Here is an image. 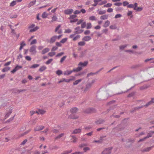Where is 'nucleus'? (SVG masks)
<instances>
[{"instance_id": "obj_3", "label": "nucleus", "mask_w": 154, "mask_h": 154, "mask_svg": "<svg viewBox=\"0 0 154 154\" xmlns=\"http://www.w3.org/2000/svg\"><path fill=\"white\" fill-rule=\"evenodd\" d=\"M72 78L69 79H66L65 78H63L60 80L58 82L59 83H60L63 82H69L70 81L74 80L75 79V77L74 76H72Z\"/></svg>"}, {"instance_id": "obj_8", "label": "nucleus", "mask_w": 154, "mask_h": 154, "mask_svg": "<svg viewBox=\"0 0 154 154\" xmlns=\"http://www.w3.org/2000/svg\"><path fill=\"white\" fill-rule=\"evenodd\" d=\"M88 64V62L87 61H85L84 63L80 62L78 64V67H79L81 68V70L82 69V67H84L87 66Z\"/></svg>"}, {"instance_id": "obj_62", "label": "nucleus", "mask_w": 154, "mask_h": 154, "mask_svg": "<svg viewBox=\"0 0 154 154\" xmlns=\"http://www.w3.org/2000/svg\"><path fill=\"white\" fill-rule=\"evenodd\" d=\"M72 30L70 29H67L65 30V32L66 33H70L71 32Z\"/></svg>"}, {"instance_id": "obj_15", "label": "nucleus", "mask_w": 154, "mask_h": 154, "mask_svg": "<svg viewBox=\"0 0 154 154\" xmlns=\"http://www.w3.org/2000/svg\"><path fill=\"white\" fill-rule=\"evenodd\" d=\"M73 11V10L72 9H69L65 10L64 11V13L66 14H69L72 13Z\"/></svg>"}, {"instance_id": "obj_57", "label": "nucleus", "mask_w": 154, "mask_h": 154, "mask_svg": "<svg viewBox=\"0 0 154 154\" xmlns=\"http://www.w3.org/2000/svg\"><path fill=\"white\" fill-rule=\"evenodd\" d=\"M83 20L82 19H81V20H79L77 22V25H78L80 24L81 23H82L83 22Z\"/></svg>"}, {"instance_id": "obj_29", "label": "nucleus", "mask_w": 154, "mask_h": 154, "mask_svg": "<svg viewBox=\"0 0 154 154\" xmlns=\"http://www.w3.org/2000/svg\"><path fill=\"white\" fill-rule=\"evenodd\" d=\"M30 131H31V129H29L27 131H25L22 134H21L20 135V137H22V136H24V135L27 134L29 132H30Z\"/></svg>"}, {"instance_id": "obj_38", "label": "nucleus", "mask_w": 154, "mask_h": 154, "mask_svg": "<svg viewBox=\"0 0 154 154\" xmlns=\"http://www.w3.org/2000/svg\"><path fill=\"white\" fill-rule=\"evenodd\" d=\"M92 27V25L91 23H88L86 24V28L87 29H91Z\"/></svg>"}, {"instance_id": "obj_34", "label": "nucleus", "mask_w": 154, "mask_h": 154, "mask_svg": "<svg viewBox=\"0 0 154 154\" xmlns=\"http://www.w3.org/2000/svg\"><path fill=\"white\" fill-rule=\"evenodd\" d=\"M108 16L107 15H104L101 16L100 17V18L102 20H105L107 19Z\"/></svg>"}, {"instance_id": "obj_63", "label": "nucleus", "mask_w": 154, "mask_h": 154, "mask_svg": "<svg viewBox=\"0 0 154 154\" xmlns=\"http://www.w3.org/2000/svg\"><path fill=\"white\" fill-rule=\"evenodd\" d=\"M56 46L58 47H61L62 45L60 42H57L56 43Z\"/></svg>"}, {"instance_id": "obj_7", "label": "nucleus", "mask_w": 154, "mask_h": 154, "mask_svg": "<svg viewBox=\"0 0 154 154\" xmlns=\"http://www.w3.org/2000/svg\"><path fill=\"white\" fill-rule=\"evenodd\" d=\"M151 128H153V129L154 130V131H151V132H150V133L148 134V135L144 137L143 138V139H140L139 141H142L143 140H144L145 139L147 138H149V137H150L152 136V135L153 134H154V126L152 127H151Z\"/></svg>"}, {"instance_id": "obj_2", "label": "nucleus", "mask_w": 154, "mask_h": 154, "mask_svg": "<svg viewBox=\"0 0 154 154\" xmlns=\"http://www.w3.org/2000/svg\"><path fill=\"white\" fill-rule=\"evenodd\" d=\"M112 149V147L105 148L101 152V154H110Z\"/></svg>"}, {"instance_id": "obj_14", "label": "nucleus", "mask_w": 154, "mask_h": 154, "mask_svg": "<svg viewBox=\"0 0 154 154\" xmlns=\"http://www.w3.org/2000/svg\"><path fill=\"white\" fill-rule=\"evenodd\" d=\"M78 110V109L76 107H73L71 108L70 110L71 114L76 113Z\"/></svg>"}, {"instance_id": "obj_13", "label": "nucleus", "mask_w": 154, "mask_h": 154, "mask_svg": "<svg viewBox=\"0 0 154 154\" xmlns=\"http://www.w3.org/2000/svg\"><path fill=\"white\" fill-rule=\"evenodd\" d=\"M22 67L21 66L17 65L15 68L13 70L11 71V72L12 73H14L19 69L21 68Z\"/></svg>"}, {"instance_id": "obj_44", "label": "nucleus", "mask_w": 154, "mask_h": 154, "mask_svg": "<svg viewBox=\"0 0 154 154\" xmlns=\"http://www.w3.org/2000/svg\"><path fill=\"white\" fill-rule=\"evenodd\" d=\"M77 17V16L75 15H72L70 16L69 18V19H75V18Z\"/></svg>"}, {"instance_id": "obj_11", "label": "nucleus", "mask_w": 154, "mask_h": 154, "mask_svg": "<svg viewBox=\"0 0 154 154\" xmlns=\"http://www.w3.org/2000/svg\"><path fill=\"white\" fill-rule=\"evenodd\" d=\"M57 38V36H54L51 38L50 40L48 41V42L50 43H53L55 41Z\"/></svg>"}, {"instance_id": "obj_23", "label": "nucleus", "mask_w": 154, "mask_h": 154, "mask_svg": "<svg viewBox=\"0 0 154 154\" xmlns=\"http://www.w3.org/2000/svg\"><path fill=\"white\" fill-rule=\"evenodd\" d=\"M92 85L91 83L88 84L86 86V87L84 91H88V89L91 87Z\"/></svg>"}, {"instance_id": "obj_31", "label": "nucleus", "mask_w": 154, "mask_h": 154, "mask_svg": "<svg viewBox=\"0 0 154 154\" xmlns=\"http://www.w3.org/2000/svg\"><path fill=\"white\" fill-rule=\"evenodd\" d=\"M46 69V67L45 66H42L40 67L39 70L40 72H42Z\"/></svg>"}, {"instance_id": "obj_6", "label": "nucleus", "mask_w": 154, "mask_h": 154, "mask_svg": "<svg viewBox=\"0 0 154 154\" xmlns=\"http://www.w3.org/2000/svg\"><path fill=\"white\" fill-rule=\"evenodd\" d=\"M29 28L30 29V32H35L38 29V26L34 27V25L33 24H32L30 26Z\"/></svg>"}, {"instance_id": "obj_27", "label": "nucleus", "mask_w": 154, "mask_h": 154, "mask_svg": "<svg viewBox=\"0 0 154 154\" xmlns=\"http://www.w3.org/2000/svg\"><path fill=\"white\" fill-rule=\"evenodd\" d=\"M81 131V130L80 129H75L72 132V134H77L80 132Z\"/></svg>"}, {"instance_id": "obj_41", "label": "nucleus", "mask_w": 154, "mask_h": 154, "mask_svg": "<svg viewBox=\"0 0 154 154\" xmlns=\"http://www.w3.org/2000/svg\"><path fill=\"white\" fill-rule=\"evenodd\" d=\"M48 16V14L45 12H44L42 15V17L43 18H46Z\"/></svg>"}, {"instance_id": "obj_33", "label": "nucleus", "mask_w": 154, "mask_h": 154, "mask_svg": "<svg viewBox=\"0 0 154 154\" xmlns=\"http://www.w3.org/2000/svg\"><path fill=\"white\" fill-rule=\"evenodd\" d=\"M26 45V44L24 42H22L20 44V50H21L23 47Z\"/></svg>"}, {"instance_id": "obj_53", "label": "nucleus", "mask_w": 154, "mask_h": 154, "mask_svg": "<svg viewBox=\"0 0 154 154\" xmlns=\"http://www.w3.org/2000/svg\"><path fill=\"white\" fill-rule=\"evenodd\" d=\"M70 23H72L73 22H75L78 20L77 19H70Z\"/></svg>"}, {"instance_id": "obj_22", "label": "nucleus", "mask_w": 154, "mask_h": 154, "mask_svg": "<svg viewBox=\"0 0 154 154\" xmlns=\"http://www.w3.org/2000/svg\"><path fill=\"white\" fill-rule=\"evenodd\" d=\"M77 139L75 137L72 136L71 138V139L70 140L71 142L75 143L77 142Z\"/></svg>"}, {"instance_id": "obj_52", "label": "nucleus", "mask_w": 154, "mask_h": 154, "mask_svg": "<svg viewBox=\"0 0 154 154\" xmlns=\"http://www.w3.org/2000/svg\"><path fill=\"white\" fill-rule=\"evenodd\" d=\"M106 12V11L105 10L104 11H100L98 12V14H105Z\"/></svg>"}, {"instance_id": "obj_60", "label": "nucleus", "mask_w": 154, "mask_h": 154, "mask_svg": "<svg viewBox=\"0 0 154 154\" xmlns=\"http://www.w3.org/2000/svg\"><path fill=\"white\" fill-rule=\"evenodd\" d=\"M35 1H33L31 2L29 4V6L30 7L34 5L35 3Z\"/></svg>"}, {"instance_id": "obj_36", "label": "nucleus", "mask_w": 154, "mask_h": 154, "mask_svg": "<svg viewBox=\"0 0 154 154\" xmlns=\"http://www.w3.org/2000/svg\"><path fill=\"white\" fill-rule=\"evenodd\" d=\"M82 81V79H81L77 80L73 82V84L74 85H77L79 82H80Z\"/></svg>"}, {"instance_id": "obj_51", "label": "nucleus", "mask_w": 154, "mask_h": 154, "mask_svg": "<svg viewBox=\"0 0 154 154\" xmlns=\"http://www.w3.org/2000/svg\"><path fill=\"white\" fill-rule=\"evenodd\" d=\"M16 4V1H13L10 4V6L12 7L15 5Z\"/></svg>"}, {"instance_id": "obj_10", "label": "nucleus", "mask_w": 154, "mask_h": 154, "mask_svg": "<svg viewBox=\"0 0 154 154\" xmlns=\"http://www.w3.org/2000/svg\"><path fill=\"white\" fill-rule=\"evenodd\" d=\"M75 34H80L82 33L83 31V30L81 29L80 27L79 26L77 27L75 29Z\"/></svg>"}, {"instance_id": "obj_61", "label": "nucleus", "mask_w": 154, "mask_h": 154, "mask_svg": "<svg viewBox=\"0 0 154 154\" xmlns=\"http://www.w3.org/2000/svg\"><path fill=\"white\" fill-rule=\"evenodd\" d=\"M52 131L54 133H57L59 132V131L57 129H54L52 130Z\"/></svg>"}, {"instance_id": "obj_18", "label": "nucleus", "mask_w": 154, "mask_h": 154, "mask_svg": "<svg viewBox=\"0 0 154 154\" xmlns=\"http://www.w3.org/2000/svg\"><path fill=\"white\" fill-rule=\"evenodd\" d=\"M135 6L134 8V10H135L137 11H140L142 10V8L137 7V3H135Z\"/></svg>"}, {"instance_id": "obj_24", "label": "nucleus", "mask_w": 154, "mask_h": 154, "mask_svg": "<svg viewBox=\"0 0 154 154\" xmlns=\"http://www.w3.org/2000/svg\"><path fill=\"white\" fill-rule=\"evenodd\" d=\"M153 103H154V98H152L151 100L148 102L145 105V106L146 107L147 106Z\"/></svg>"}, {"instance_id": "obj_25", "label": "nucleus", "mask_w": 154, "mask_h": 154, "mask_svg": "<svg viewBox=\"0 0 154 154\" xmlns=\"http://www.w3.org/2000/svg\"><path fill=\"white\" fill-rule=\"evenodd\" d=\"M94 1V4L93 5L94 6H96L97 4H98L99 5H101L103 4V3H100V1Z\"/></svg>"}, {"instance_id": "obj_47", "label": "nucleus", "mask_w": 154, "mask_h": 154, "mask_svg": "<svg viewBox=\"0 0 154 154\" xmlns=\"http://www.w3.org/2000/svg\"><path fill=\"white\" fill-rule=\"evenodd\" d=\"M135 6V3L134 5L131 4L128 5V7L129 8H133L134 9V8Z\"/></svg>"}, {"instance_id": "obj_37", "label": "nucleus", "mask_w": 154, "mask_h": 154, "mask_svg": "<svg viewBox=\"0 0 154 154\" xmlns=\"http://www.w3.org/2000/svg\"><path fill=\"white\" fill-rule=\"evenodd\" d=\"M39 66V65L38 64H34L31 66L30 67V68H35L38 67Z\"/></svg>"}, {"instance_id": "obj_39", "label": "nucleus", "mask_w": 154, "mask_h": 154, "mask_svg": "<svg viewBox=\"0 0 154 154\" xmlns=\"http://www.w3.org/2000/svg\"><path fill=\"white\" fill-rule=\"evenodd\" d=\"M17 16V15L15 14H11L10 15V17L11 18H16Z\"/></svg>"}, {"instance_id": "obj_28", "label": "nucleus", "mask_w": 154, "mask_h": 154, "mask_svg": "<svg viewBox=\"0 0 154 154\" xmlns=\"http://www.w3.org/2000/svg\"><path fill=\"white\" fill-rule=\"evenodd\" d=\"M64 134L63 133H61L58 136L56 137L55 139L56 140L57 139H60L64 135Z\"/></svg>"}, {"instance_id": "obj_26", "label": "nucleus", "mask_w": 154, "mask_h": 154, "mask_svg": "<svg viewBox=\"0 0 154 154\" xmlns=\"http://www.w3.org/2000/svg\"><path fill=\"white\" fill-rule=\"evenodd\" d=\"M10 67L8 66L6 67L3 69L2 71L3 72H7L8 70H9L10 69Z\"/></svg>"}, {"instance_id": "obj_54", "label": "nucleus", "mask_w": 154, "mask_h": 154, "mask_svg": "<svg viewBox=\"0 0 154 154\" xmlns=\"http://www.w3.org/2000/svg\"><path fill=\"white\" fill-rule=\"evenodd\" d=\"M25 58L26 60L28 61H30L31 60V57L29 56H26Z\"/></svg>"}, {"instance_id": "obj_17", "label": "nucleus", "mask_w": 154, "mask_h": 154, "mask_svg": "<svg viewBox=\"0 0 154 154\" xmlns=\"http://www.w3.org/2000/svg\"><path fill=\"white\" fill-rule=\"evenodd\" d=\"M91 37L89 36H84L82 38V40L84 41L88 42L91 40Z\"/></svg>"}, {"instance_id": "obj_20", "label": "nucleus", "mask_w": 154, "mask_h": 154, "mask_svg": "<svg viewBox=\"0 0 154 154\" xmlns=\"http://www.w3.org/2000/svg\"><path fill=\"white\" fill-rule=\"evenodd\" d=\"M12 112V109H10L8 110V112L6 114L5 117L6 118L8 117L11 113Z\"/></svg>"}, {"instance_id": "obj_1", "label": "nucleus", "mask_w": 154, "mask_h": 154, "mask_svg": "<svg viewBox=\"0 0 154 154\" xmlns=\"http://www.w3.org/2000/svg\"><path fill=\"white\" fill-rule=\"evenodd\" d=\"M81 70V68L79 67L74 69L72 70H66L64 72V74L65 75H68L70 74L73 72H79Z\"/></svg>"}, {"instance_id": "obj_21", "label": "nucleus", "mask_w": 154, "mask_h": 154, "mask_svg": "<svg viewBox=\"0 0 154 154\" xmlns=\"http://www.w3.org/2000/svg\"><path fill=\"white\" fill-rule=\"evenodd\" d=\"M50 50L48 48H46L43 50L42 51V54H44L49 51Z\"/></svg>"}, {"instance_id": "obj_49", "label": "nucleus", "mask_w": 154, "mask_h": 154, "mask_svg": "<svg viewBox=\"0 0 154 154\" xmlns=\"http://www.w3.org/2000/svg\"><path fill=\"white\" fill-rule=\"evenodd\" d=\"M86 23L85 22H83L81 24V27L82 28H85L86 26Z\"/></svg>"}, {"instance_id": "obj_42", "label": "nucleus", "mask_w": 154, "mask_h": 154, "mask_svg": "<svg viewBox=\"0 0 154 154\" xmlns=\"http://www.w3.org/2000/svg\"><path fill=\"white\" fill-rule=\"evenodd\" d=\"M52 20L51 21V22H53L56 21L57 19V18L55 16H54L52 18Z\"/></svg>"}, {"instance_id": "obj_35", "label": "nucleus", "mask_w": 154, "mask_h": 154, "mask_svg": "<svg viewBox=\"0 0 154 154\" xmlns=\"http://www.w3.org/2000/svg\"><path fill=\"white\" fill-rule=\"evenodd\" d=\"M85 43L84 41H81L78 43V45L80 46H83L85 45Z\"/></svg>"}, {"instance_id": "obj_45", "label": "nucleus", "mask_w": 154, "mask_h": 154, "mask_svg": "<svg viewBox=\"0 0 154 154\" xmlns=\"http://www.w3.org/2000/svg\"><path fill=\"white\" fill-rule=\"evenodd\" d=\"M56 73L58 75H60L62 74V72L61 70H58L56 72Z\"/></svg>"}, {"instance_id": "obj_32", "label": "nucleus", "mask_w": 154, "mask_h": 154, "mask_svg": "<svg viewBox=\"0 0 154 154\" xmlns=\"http://www.w3.org/2000/svg\"><path fill=\"white\" fill-rule=\"evenodd\" d=\"M89 20L91 21H94L97 20L96 17L94 16H91L89 17Z\"/></svg>"}, {"instance_id": "obj_59", "label": "nucleus", "mask_w": 154, "mask_h": 154, "mask_svg": "<svg viewBox=\"0 0 154 154\" xmlns=\"http://www.w3.org/2000/svg\"><path fill=\"white\" fill-rule=\"evenodd\" d=\"M90 148L88 147H86L83 148V150L85 152H86V151L88 150H90Z\"/></svg>"}, {"instance_id": "obj_4", "label": "nucleus", "mask_w": 154, "mask_h": 154, "mask_svg": "<svg viewBox=\"0 0 154 154\" xmlns=\"http://www.w3.org/2000/svg\"><path fill=\"white\" fill-rule=\"evenodd\" d=\"M29 51L32 54H35L37 53L36 51V46L33 45L29 49Z\"/></svg>"}, {"instance_id": "obj_55", "label": "nucleus", "mask_w": 154, "mask_h": 154, "mask_svg": "<svg viewBox=\"0 0 154 154\" xmlns=\"http://www.w3.org/2000/svg\"><path fill=\"white\" fill-rule=\"evenodd\" d=\"M66 56H64L60 60V62L61 63H62L66 59Z\"/></svg>"}, {"instance_id": "obj_19", "label": "nucleus", "mask_w": 154, "mask_h": 154, "mask_svg": "<svg viewBox=\"0 0 154 154\" xmlns=\"http://www.w3.org/2000/svg\"><path fill=\"white\" fill-rule=\"evenodd\" d=\"M46 112V111L42 109H39L38 111H36V113L38 114H44Z\"/></svg>"}, {"instance_id": "obj_50", "label": "nucleus", "mask_w": 154, "mask_h": 154, "mask_svg": "<svg viewBox=\"0 0 154 154\" xmlns=\"http://www.w3.org/2000/svg\"><path fill=\"white\" fill-rule=\"evenodd\" d=\"M55 53L54 52H51L48 54V55L50 57H52L55 55Z\"/></svg>"}, {"instance_id": "obj_58", "label": "nucleus", "mask_w": 154, "mask_h": 154, "mask_svg": "<svg viewBox=\"0 0 154 154\" xmlns=\"http://www.w3.org/2000/svg\"><path fill=\"white\" fill-rule=\"evenodd\" d=\"M112 5V4L109 3H108L106 5H104V7H111Z\"/></svg>"}, {"instance_id": "obj_48", "label": "nucleus", "mask_w": 154, "mask_h": 154, "mask_svg": "<svg viewBox=\"0 0 154 154\" xmlns=\"http://www.w3.org/2000/svg\"><path fill=\"white\" fill-rule=\"evenodd\" d=\"M151 60H152V61L151 62V63H154V58H153L146 59L145 60V62H147Z\"/></svg>"}, {"instance_id": "obj_40", "label": "nucleus", "mask_w": 154, "mask_h": 154, "mask_svg": "<svg viewBox=\"0 0 154 154\" xmlns=\"http://www.w3.org/2000/svg\"><path fill=\"white\" fill-rule=\"evenodd\" d=\"M67 38H64L61 40V41H60V42L61 43L64 44L67 41Z\"/></svg>"}, {"instance_id": "obj_43", "label": "nucleus", "mask_w": 154, "mask_h": 154, "mask_svg": "<svg viewBox=\"0 0 154 154\" xmlns=\"http://www.w3.org/2000/svg\"><path fill=\"white\" fill-rule=\"evenodd\" d=\"M37 43V40L36 39H34L33 40L30 42V45H32L34 44H35Z\"/></svg>"}, {"instance_id": "obj_12", "label": "nucleus", "mask_w": 154, "mask_h": 154, "mask_svg": "<svg viewBox=\"0 0 154 154\" xmlns=\"http://www.w3.org/2000/svg\"><path fill=\"white\" fill-rule=\"evenodd\" d=\"M152 146L144 148H142L141 151L142 152H148L152 149Z\"/></svg>"}, {"instance_id": "obj_46", "label": "nucleus", "mask_w": 154, "mask_h": 154, "mask_svg": "<svg viewBox=\"0 0 154 154\" xmlns=\"http://www.w3.org/2000/svg\"><path fill=\"white\" fill-rule=\"evenodd\" d=\"M53 60V59H50L48 60L45 63L46 64L48 65Z\"/></svg>"}, {"instance_id": "obj_56", "label": "nucleus", "mask_w": 154, "mask_h": 154, "mask_svg": "<svg viewBox=\"0 0 154 154\" xmlns=\"http://www.w3.org/2000/svg\"><path fill=\"white\" fill-rule=\"evenodd\" d=\"M90 33V31L89 30H86L85 31L84 33L85 35H89Z\"/></svg>"}, {"instance_id": "obj_16", "label": "nucleus", "mask_w": 154, "mask_h": 154, "mask_svg": "<svg viewBox=\"0 0 154 154\" xmlns=\"http://www.w3.org/2000/svg\"><path fill=\"white\" fill-rule=\"evenodd\" d=\"M69 118L70 119H76L78 118L79 116L77 115L74 114H71L69 116Z\"/></svg>"}, {"instance_id": "obj_5", "label": "nucleus", "mask_w": 154, "mask_h": 154, "mask_svg": "<svg viewBox=\"0 0 154 154\" xmlns=\"http://www.w3.org/2000/svg\"><path fill=\"white\" fill-rule=\"evenodd\" d=\"M75 34H76L74 33V34H71L69 36V38H72V40L73 41H75L77 40L78 39H79L81 37L80 35H77L74 37Z\"/></svg>"}, {"instance_id": "obj_30", "label": "nucleus", "mask_w": 154, "mask_h": 154, "mask_svg": "<svg viewBox=\"0 0 154 154\" xmlns=\"http://www.w3.org/2000/svg\"><path fill=\"white\" fill-rule=\"evenodd\" d=\"M110 23V22L109 21V20H107L103 26L104 27H107L109 25Z\"/></svg>"}, {"instance_id": "obj_64", "label": "nucleus", "mask_w": 154, "mask_h": 154, "mask_svg": "<svg viewBox=\"0 0 154 154\" xmlns=\"http://www.w3.org/2000/svg\"><path fill=\"white\" fill-rule=\"evenodd\" d=\"M110 28L111 29H115L116 28V27L115 25H111L110 26Z\"/></svg>"}, {"instance_id": "obj_9", "label": "nucleus", "mask_w": 154, "mask_h": 154, "mask_svg": "<svg viewBox=\"0 0 154 154\" xmlns=\"http://www.w3.org/2000/svg\"><path fill=\"white\" fill-rule=\"evenodd\" d=\"M44 127L42 125H38L35 127L34 129L35 131H38L43 129Z\"/></svg>"}]
</instances>
